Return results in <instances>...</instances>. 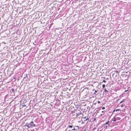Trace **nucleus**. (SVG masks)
<instances>
[{
    "mask_svg": "<svg viewBox=\"0 0 131 131\" xmlns=\"http://www.w3.org/2000/svg\"><path fill=\"white\" fill-rule=\"evenodd\" d=\"M104 91L105 92H107L108 91L106 90L105 89H104Z\"/></svg>",
    "mask_w": 131,
    "mask_h": 131,
    "instance_id": "39448f33",
    "label": "nucleus"
},
{
    "mask_svg": "<svg viewBox=\"0 0 131 131\" xmlns=\"http://www.w3.org/2000/svg\"><path fill=\"white\" fill-rule=\"evenodd\" d=\"M35 124H34L33 122L32 121H31L29 124V127H32L35 126Z\"/></svg>",
    "mask_w": 131,
    "mask_h": 131,
    "instance_id": "f257e3e1",
    "label": "nucleus"
},
{
    "mask_svg": "<svg viewBox=\"0 0 131 131\" xmlns=\"http://www.w3.org/2000/svg\"><path fill=\"white\" fill-rule=\"evenodd\" d=\"M42 78H43V79H44V78L43 77H42Z\"/></svg>",
    "mask_w": 131,
    "mask_h": 131,
    "instance_id": "aec40b11",
    "label": "nucleus"
},
{
    "mask_svg": "<svg viewBox=\"0 0 131 131\" xmlns=\"http://www.w3.org/2000/svg\"><path fill=\"white\" fill-rule=\"evenodd\" d=\"M104 112V111H102V113H103Z\"/></svg>",
    "mask_w": 131,
    "mask_h": 131,
    "instance_id": "6ab92c4d",
    "label": "nucleus"
},
{
    "mask_svg": "<svg viewBox=\"0 0 131 131\" xmlns=\"http://www.w3.org/2000/svg\"><path fill=\"white\" fill-rule=\"evenodd\" d=\"M86 118V117H85L84 118Z\"/></svg>",
    "mask_w": 131,
    "mask_h": 131,
    "instance_id": "412c9836",
    "label": "nucleus"
},
{
    "mask_svg": "<svg viewBox=\"0 0 131 131\" xmlns=\"http://www.w3.org/2000/svg\"><path fill=\"white\" fill-rule=\"evenodd\" d=\"M113 120V121H114V122L115 121H116L115 118H114V119Z\"/></svg>",
    "mask_w": 131,
    "mask_h": 131,
    "instance_id": "9d476101",
    "label": "nucleus"
},
{
    "mask_svg": "<svg viewBox=\"0 0 131 131\" xmlns=\"http://www.w3.org/2000/svg\"><path fill=\"white\" fill-rule=\"evenodd\" d=\"M25 126H27V127L29 128V124L28 123H26L25 125Z\"/></svg>",
    "mask_w": 131,
    "mask_h": 131,
    "instance_id": "f03ea898",
    "label": "nucleus"
},
{
    "mask_svg": "<svg viewBox=\"0 0 131 131\" xmlns=\"http://www.w3.org/2000/svg\"><path fill=\"white\" fill-rule=\"evenodd\" d=\"M124 105L125 104H123L121 105V107H123L124 106Z\"/></svg>",
    "mask_w": 131,
    "mask_h": 131,
    "instance_id": "20e7f679",
    "label": "nucleus"
},
{
    "mask_svg": "<svg viewBox=\"0 0 131 131\" xmlns=\"http://www.w3.org/2000/svg\"><path fill=\"white\" fill-rule=\"evenodd\" d=\"M120 110V109H117L116 110V111H119Z\"/></svg>",
    "mask_w": 131,
    "mask_h": 131,
    "instance_id": "f8f14e48",
    "label": "nucleus"
},
{
    "mask_svg": "<svg viewBox=\"0 0 131 131\" xmlns=\"http://www.w3.org/2000/svg\"><path fill=\"white\" fill-rule=\"evenodd\" d=\"M12 91L14 93L15 92H14L15 90L14 89H12Z\"/></svg>",
    "mask_w": 131,
    "mask_h": 131,
    "instance_id": "423d86ee",
    "label": "nucleus"
},
{
    "mask_svg": "<svg viewBox=\"0 0 131 131\" xmlns=\"http://www.w3.org/2000/svg\"><path fill=\"white\" fill-rule=\"evenodd\" d=\"M98 103H100V101H98Z\"/></svg>",
    "mask_w": 131,
    "mask_h": 131,
    "instance_id": "2eb2a0df",
    "label": "nucleus"
},
{
    "mask_svg": "<svg viewBox=\"0 0 131 131\" xmlns=\"http://www.w3.org/2000/svg\"><path fill=\"white\" fill-rule=\"evenodd\" d=\"M105 86V84H103L102 85V87L103 88H104Z\"/></svg>",
    "mask_w": 131,
    "mask_h": 131,
    "instance_id": "1a4fd4ad",
    "label": "nucleus"
},
{
    "mask_svg": "<svg viewBox=\"0 0 131 131\" xmlns=\"http://www.w3.org/2000/svg\"><path fill=\"white\" fill-rule=\"evenodd\" d=\"M72 130H76V129H75V128L74 127V128L72 129Z\"/></svg>",
    "mask_w": 131,
    "mask_h": 131,
    "instance_id": "9b49d317",
    "label": "nucleus"
},
{
    "mask_svg": "<svg viewBox=\"0 0 131 131\" xmlns=\"http://www.w3.org/2000/svg\"><path fill=\"white\" fill-rule=\"evenodd\" d=\"M125 101V99H123L122 101L120 102L119 103V104H121L122 103H123V102L124 101Z\"/></svg>",
    "mask_w": 131,
    "mask_h": 131,
    "instance_id": "7ed1b4c3",
    "label": "nucleus"
},
{
    "mask_svg": "<svg viewBox=\"0 0 131 131\" xmlns=\"http://www.w3.org/2000/svg\"><path fill=\"white\" fill-rule=\"evenodd\" d=\"M68 127L69 128H72V125H69L68 126Z\"/></svg>",
    "mask_w": 131,
    "mask_h": 131,
    "instance_id": "6e6552de",
    "label": "nucleus"
},
{
    "mask_svg": "<svg viewBox=\"0 0 131 131\" xmlns=\"http://www.w3.org/2000/svg\"><path fill=\"white\" fill-rule=\"evenodd\" d=\"M97 92V91L95 90V92Z\"/></svg>",
    "mask_w": 131,
    "mask_h": 131,
    "instance_id": "f3484780",
    "label": "nucleus"
},
{
    "mask_svg": "<svg viewBox=\"0 0 131 131\" xmlns=\"http://www.w3.org/2000/svg\"><path fill=\"white\" fill-rule=\"evenodd\" d=\"M109 122V121H108L107 122H106V123L105 124V125H107L108 124V123Z\"/></svg>",
    "mask_w": 131,
    "mask_h": 131,
    "instance_id": "0eeeda50",
    "label": "nucleus"
},
{
    "mask_svg": "<svg viewBox=\"0 0 131 131\" xmlns=\"http://www.w3.org/2000/svg\"><path fill=\"white\" fill-rule=\"evenodd\" d=\"M103 82H106V81L104 80L103 81Z\"/></svg>",
    "mask_w": 131,
    "mask_h": 131,
    "instance_id": "ddd939ff",
    "label": "nucleus"
},
{
    "mask_svg": "<svg viewBox=\"0 0 131 131\" xmlns=\"http://www.w3.org/2000/svg\"><path fill=\"white\" fill-rule=\"evenodd\" d=\"M105 108V107H103L102 108V109L103 110H104Z\"/></svg>",
    "mask_w": 131,
    "mask_h": 131,
    "instance_id": "4468645a",
    "label": "nucleus"
},
{
    "mask_svg": "<svg viewBox=\"0 0 131 131\" xmlns=\"http://www.w3.org/2000/svg\"><path fill=\"white\" fill-rule=\"evenodd\" d=\"M88 118H87L86 119L85 121H86L87 120H88Z\"/></svg>",
    "mask_w": 131,
    "mask_h": 131,
    "instance_id": "dca6fc26",
    "label": "nucleus"
},
{
    "mask_svg": "<svg viewBox=\"0 0 131 131\" xmlns=\"http://www.w3.org/2000/svg\"><path fill=\"white\" fill-rule=\"evenodd\" d=\"M104 114V113H103V114H101V116H102Z\"/></svg>",
    "mask_w": 131,
    "mask_h": 131,
    "instance_id": "a211bd4d",
    "label": "nucleus"
}]
</instances>
